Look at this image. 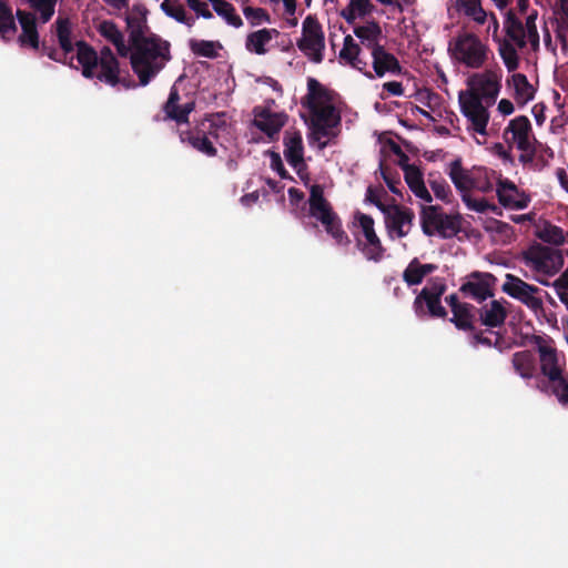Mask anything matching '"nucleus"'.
<instances>
[{
  "label": "nucleus",
  "instance_id": "63",
  "mask_svg": "<svg viewBox=\"0 0 568 568\" xmlns=\"http://www.w3.org/2000/svg\"><path fill=\"white\" fill-rule=\"evenodd\" d=\"M383 90L387 91L390 95L400 97L404 94V87L402 82L389 81L383 84Z\"/></svg>",
  "mask_w": 568,
  "mask_h": 568
},
{
  "label": "nucleus",
  "instance_id": "60",
  "mask_svg": "<svg viewBox=\"0 0 568 568\" xmlns=\"http://www.w3.org/2000/svg\"><path fill=\"white\" fill-rule=\"evenodd\" d=\"M348 4L357 11L359 18L371 14L375 9L371 0H349Z\"/></svg>",
  "mask_w": 568,
  "mask_h": 568
},
{
  "label": "nucleus",
  "instance_id": "36",
  "mask_svg": "<svg viewBox=\"0 0 568 568\" xmlns=\"http://www.w3.org/2000/svg\"><path fill=\"white\" fill-rule=\"evenodd\" d=\"M504 29L507 38L515 42L518 48L523 49L526 47L527 41L524 23L516 17L513 10H508L505 14Z\"/></svg>",
  "mask_w": 568,
  "mask_h": 568
},
{
  "label": "nucleus",
  "instance_id": "40",
  "mask_svg": "<svg viewBox=\"0 0 568 568\" xmlns=\"http://www.w3.org/2000/svg\"><path fill=\"white\" fill-rule=\"evenodd\" d=\"M17 32L12 8L6 0H0V36L4 41L10 40Z\"/></svg>",
  "mask_w": 568,
  "mask_h": 568
},
{
  "label": "nucleus",
  "instance_id": "5",
  "mask_svg": "<svg viewBox=\"0 0 568 568\" xmlns=\"http://www.w3.org/2000/svg\"><path fill=\"white\" fill-rule=\"evenodd\" d=\"M447 286L443 278L435 277L429 281V285L422 288L414 300L413 308L418 317L428 315L433 318H445L447 311L442 305V296L446 292Z\"/></svg>",
  "mask_w": 568,
  "mask_h": 568
},
{
  "label": "nucleus",
  "instance_id": "24",
  "mask_svg": "<svg viewBox=\"0 0 568 568\" xmlns=\"http://www.w3.org/2000/svg\"><path fill=\"white\" fill-rule=\"evenodd\" d=\"M536 344L539 353L540 369L542 375L547 378L552 375L564 373V369L558 363V355L554 347H551L541 336H535Z\"/></svg>",
  "mask_w": 568,
  "mask_h": 568
},
{
  "label": "nucleus",
  "instance_id": "61",
  "mask_svg": "<svg viewBox=\"0 0 568 568\" xmlns=\"http://www.w3.org/2000/svg\"><path fill=\"white\" fill-rule=\"evenodd\" d=\"M271 168L277 172L281 179L294 181V178L284 168L281 155L276 152H271Z\"/></svg>",
  "mask_w": 568,
  "mask_h": 568
},
{
  "label": "nucleus",
  "instance_id": "11",
  "mask_svg": "<svg viewBox=\"0 0 568 568\" xmlns=\"http://www.w3.org/2000/svg\"><path fill=\"white\" fill-rule=\"evenodd\" d=\"M501 72L495 70H486L483 73H475L468 79L470 89L467 92H474L480 97V101L488 106L496 102L501 88Z\"/></svg>",
  "mask_w": 568,
  "mask_h": 568
},
{
  "label": "nucleus",
  "instance_id": "45",
  "mask_svg": "<svg viewBox=\"0 0 568 568\" xmlns=\"http://www.w3.org/2000/svg\"><path fill=\"white\" fill-rule=\"evenodd\" d=\"M536 236L542 242L552 245H561L565 242L562 229L549 222H545L544 226L537 230Z\"/></svg>",
  "mask_w": 568,
  "mask_h": 568
},
{
  "label": "nucleus",
  "instance_id": "4",
  "mask_svg": "<svg viewBox=\"0 0 568 568\" xmlns=\"http://www.w3.org/2000/svg\"><path fill=\"white\" fill-rule=\"evenodd\" d=\"M308 109L312 115V138L318 141L321 150L328 145V141H321L323 138L328 140L334 139L338 134L341 125V114L333 104L321 105L315 101L308 103Z\"/></svg>",
  "mask_w": 568,
  "mask_h": 568
},
{
  "label": "nucleus",
  "instance_id": "29",
  "mask_svg": "<svg viewBox=\"0 0 568 568\" xmlns=\"http://www.w3.org/2000/svg\"><path fill=\"white\" fill-rule=\"evenodd\" d=\"M253 124L272 140L285 125V115L263 110L255 116Z\"/></svg>",
  "mask_w": 568,
  "mask_h": 568
},
{
  "label": "nucleus",
  "instance_id": "9",
  "mask_svg": "<svg viewBox=\"0 0 568 568\" xmlns=\"http://www.w3.org/2000/svg\"><path fill=\"white\" fill-rule=\"evenodd\" d=\"M526 265L547 275L557 273L564 264V257L558 250L541 244L531 245L524 252Z\"/></svg>",
  "mask_w": 568,
  "mask_h": 568
},
{
  "label": "nucleus",
  "instance_id": "43",
  "mask_svg": "<svg viewBox=\"0 0 568 568\" xmlns=\"http://www.w3.org/2000/svg\"><path fill=\"white\" fill-rule=\"evenodd\" d=\"M513 365L523 378H531L535 375V357L529 351L515 353L513 355Z\"/></svg>",
  "mask_w": 568,
  "mask_h": 568
},
{
  "label": "nucleus",
  "instance_id": "54",
  "mask_svg": "<svg viewBox=\"0 0 568 568\" xmlns=\"http://www.w3.org/2000/svg\"><path fill=\"white\" fill-rule=\"evenodd\" d=\"M381 174L389 191L394 194L400 195V178L397 171H392L389 168L381 164Z\"/></svg>",
  "mask_w": 568,
  "mask_h": 568
},
{
  "label": "nucleus",
  "instance_id": "14",
  "mask_svg": "<svg viewBox=\"0 0 568 568\" xmlns=\"http://www.w3.org/2000/svg\"><path fill=\"white\" fill-rule=\"evenodd\" d=\"M497 278L491 273L475 271L470 273L460 285L464 296L481 303L494 296V286Z\"/></svg>",
  "mask_w": 568,
  "mask_h": 568
},
{
  "label": "nucleus",
  "instance_id": "50",
  "mask_svg": "<svg viewBox=\"0 0 568 568\" xmlns=\"http://www.w3.org/2000/svg\"><path fill=\"white\" fill-rule=\"evenodd\" d=\"M387 196V192L382 185H369L366 190L365 201L374 204L382 213H385L390 204H385L382 199Z\"/></svg>",
  "mask_w": 568,
  "mask_h": 568
},
{
  "label": "nucleus",
  "instance_id": "26",
  "mask_svg": "<svg viewBox=\"0 0 568 568\" xmlns=\"http://www.w3.org/2000/svg\"><path fill=\"white\" fill-rule=\"evenodd\" d=\"M97 30L101 37H103L115 47L116 52L121 58L129 57V42H125L123 33L118 28L115 22L112 20H103L98 24Z\"/></svg>",
  "mask_w": 568,
  "mask_h": 568
},
{
  "label": "nucleus",
  "instance_id": "1",
  "mask_svg": "<svg viewBox=\"0 0 568 568\" xmlns=\"http://www.w3.org/2000/svg\"><path fill=\"white\" fill-rule=\"evenodd\" d=\"M130 63L141 85H146L171 60L170 42L155 33L129 42Z\"/></svg>",
  "mask_w": 568,
  "mask_h": 568
},
{
  "label": "nucleus",
  "instance_id": "41",
  "mask_svg": "<svg viewBox=\"0 0 568 568\" xmlns=\"http://www.w3.org/2000/svg\"><path fill=\"white\" fill-rule=\"evenodd\" d=\"M189 48L196 57L215 59L223 47L220 41L190 39Z\"/></svg>",
  "mask_w": 568,
  "mask_h": 568
},
{
  "label": "nucleus",
  "instance_id": "53",
  "mask_svg": "<svg viewBox=\"0 0 568 568\" xmlns=\"http://www.w3.org/2000/svg\"><path fill=\"white\" fill-rule=\"evenodd\" d=\"M537 14V11L534 10L527 16L524 24L526 38L532 48H538L539 45V33L536 26Z\"/></svg>",
  "mask_w": 568,
  "mask_h": 568
},
{
  "label": "nucleus",
  "instance_id": "42",
  "mask_svg": "<svg viewBox=\"0 0 568 568\" xmlns=\"http://www.w3.org/2000/svg\"><path fill=\"white\" fill-rule=\"evenodd\" d=\"M456 6L459 11L478 24H484L488 18L480 0H456Z\"/></svg>",
  "mask_w": 568,
  "mask_h": 568
},
{
  "label": "nucleus",
  "instance_id": "21",
  "mask_svg": "<svg viewBox=\"0 0 568 568\" xmlns=\"http://www.w3.org/2000/svg\"><path fill=\"white\" fill-rule=\"evenodd\" d=\"M511 134V141L520 151H527L531 144V123L526 115L513 119L504 131V138L508 141L507 134Z\"/></svg>",
  "mask_w": 568,
  "mask_h": 568
},
{
  "label": "nucleus",
  "instance_id": "22",
  "mask_svg": "<svg viewBox=\"0 0 568 568\" xmlns=\"http://www.w3.org/2000/svg\"><path fill=\"white\" fill-rule=\"evenodd\" d=\"M362 49L355 42L352 36L347 34L344 38L343 48L339 52V59L345 61L352 68L362 72L366 78L373 79L372 71L368 69V63L361 57Z\"/></svg>",
  "mask_w": 568,
  "mask_h": 568
},
{
  "label": "nucleus",
  "instance_id": "46",
  "mask_svg": "<svg viewBox=\"0 0 568 568\" xmlns=\"http://www.w3.org/2000/svg\"><path fill=\"white\" fill-rule=\"evenodd\" d=\"M213 10L222 17L230 26L240 28L243 26L242 18L236 13L234 6L225 0L213 2Z\"/></svg>",
  "mask_w": 568,
  "mask_h": 568
},
{
  "label": "nucleus",
  "instance_id": "33",
  "mask_svg": "<svg viewBox=\"0 0 568 568\" xmlns=\"http://www.w3.org/2000/svg\"><path fill=\"white\" fill-rule=\"evenodd\" d=\"M353 32L361 40V43L369 49L371 52L374 48L382 45L379 41L382 39L383 31L379 23L375 20L367 21L363 26H356Z\"/></svg>",
  "mask_w": 568,
  "mask_h": 568
},
{
  "label": "nucleus",
  "instance_id": "8",
  "mask_svg": "<svg viewBox=\"0 0 568 568\" xmlns=\"http://www.w3.org/2000/svg\"><path fill=\"white\" fill-rule=\"evenodd\" d=\"M501 291L508 296L519 301L534 312L542 310V290L538 286L525 282L514 274H506L505 282L501 285Z\"/></svg>",
  "mask_w": 568,
  "mask_h": 568
},
{
  "label": "nucleus",
  "instance_id": "57",
  "mask_svg": "<svg viewBox=\"0 0 568 568\" xmlns=\"http://www.w3.org/2000/svg\"><path fill=\"white\" fill-rule=\"evenodd\" d=\"M205 122L210 123L207 134L216 138V130L225 125L224 113L206 114L200 126H203Z\"/></svg>",
  "mask_w": 568,
  "mask_h": 568
},
{
  "label": "nucleus",
  "instance_id": "23",
  "mask_svg": "<svg viewBox=\"0 0 568 568\" xmlns=\"http://www.w3.org/2000/svg\"><path fill=\"white\" fill-rule=\"evenodd\" d=\"M179 138L181 142L189 143L193 149L207 156H215L217 154L216 148L209 140L204 129L200 125L191 130L179 131Z\"/></svg>",
  "mask_w": 568,
  "mask_h": 568
},
{
  "label": "nucleus",
  "instance_id": "28",
  "mask_svg": "<svg viewBox=\"0 0 568 568\" xmlns=\"http://www.w3.org/2000/svg\"><path fill=\"white\" fill-rule=\"evenodd\" d=\"M477 312L480 323L491 328L503 326L507 318V310L497 300H493L488 304H485L478 308Z\"/></svg>",
  "mask_w": 568,
  "mask_h": 568
},
{
  "label": "nucleus",
  "instance_id": "34",
  "mask_svg": "<svg viewBox=\"0 0 568 568\" xmlns=\"http://www.w3.org/2000/svg\"><path fill=\"white\" fill-rule=\"evenodd\" d=\"M541 389L547 394L554 395L560 405H568V376L565 372L547 377L542 382Z\"/></svg>",
  "mask_w": 568,
  "mask_h": 568
},
{
  "label": "nucleus",
  "instance_id": "48",
  "mask_svg": "<svg viewBox=\"0 0 568 568\" xmlns=\"http://www.w3.org/2000/svg\"><path fill=\"white\" fill-rule=\"evenodd\" d=\"M428 183L437 199L446 203L450 202L452 190L445 179L440 175L433 179V174H429Z\"/></svg>",
  "mask_w": 568,
  "mask_h": 568
},
{
  "label": "nucleus",
  "instance_id": "20",
  "mask_svg": "<svg viewBox=\"0 0 568 568\" xmlns=\"http://www.w3.org/2000/svg\"><path fill=\"white\" fill-rule=\"evenodd\" d=\"M372 67H373V79L375 77L383 78L386 73L400 74L402 65L398 59L390 52H388L384 45L374 48L371 52Z\"/></svg>",
  "mask_w": 568,
  "mask_h": 568
},
{
  "label": "nucleus",
  "instance_id": "56",
  "mask_svg": "<svg viewBox=\"0 0 568 568\" xmlns=\"http://www.w3.org/2000/svg\"><path fill=\"white\" fill-rule=\"evenodd\" d=\"M307 90L308 98L312 100L329 99L327 90L314 78H308Z\"/></svg>",
  "mask_w": 568,
  "mask_h": 568
},
{
  "label": "nucleus",
  "instance_id": "27",
  "mask_svg": "<svg viewBox=\"0 0 568 568\" xmlns=\"http://www.w3.org/2000/svg\"><path fill=\"white\" fill-rule=\"evenodd\" d=\"M448 175L455 187L460 194H468L473 190L475 175H478L477 169L467 171L462 165V160L456 159L449 164Z\"/></svg>",
  "mask_w": 568,
  "mask_h": 568
},
{
  "label": "nucleus",
  "instance_id": "19",
  "mask_svg": "<svg viewBox=\"0 0 568 568\" xmlns=\"http://www.w3.org/2000/svg\"><path fill=\"white\" fill-rule=\"evenodd\" d=\"M284 156L288 164L293 166L298 175H302V169L305 168L304 163V146L303 138L300 131H285L284 139Z\"/></svg>",
  "mask_w": 568,
  "mask_h": 568
},
{
  "label": "nucleus",
  "instance_id": "16",
  "mask_svg": "<svg viewBox=\"0 0 568 568\" xmlns=\"http://www.w3.org/2000/svg\"><path fill=\"white\" fill-rule=\"evenodd\" d=\"M181 97L175 85L170 89L169 98L162 106L164 113L163 121H174L176 124L189 123L190 114L195 109V101H189L180 104Z\"/></svg>",
  "mask_w": 568,
  "mask_h": 568
},
{
  "label": "nucleus",
  "instance_id": "47",
  "mask_svg": "<svg viewBox=\"0 0 568 568\" xmlns=\"http://www.w3.org/2000/svg\"><path fill=\"white\" fill-rule=\"evenodd\" d=\"M498 51L508 72L516 71L519 67V57L514 44L504 40L500 42Z\"/></svg>",
  "mask_w": 568,
  "mask_h": 568
},
{
  "label": "nucleus",
  "instance_id": "7",
  "mask_svg": "<svg viewBox=\"0 0 568 568\" xmlns=\"http://www.w3.org/2000/svg\"><path fill=\"white\" fill-rule=\"evenodd\" d=\"M354 219L365 239V241L356 239V246L368 261L375 263L381 262L384 258L386 248L383 246L381 239L375 232L374 219L362 212H356Z\"/></svg>",
  "mask_w": 568,
  "mask_h": 568
},
{
  "label": "nucleus",
  "instance_id": "51",
  "mask_svg": "<svg viewBox=\"0 0 568 568\" xmlns=\"http://www.w3.org/2000/svg\"><path fill=\"white\" fill-rule=\"evenodd\" d=\"M243 13L252 27L258 26L263 22H271L270 13L263 8H253L250 6H245L243 8Z\"/></svg>",
  "mask_w": 568,
  "mask_h": 568
},
{
  "label": "nucleus",
  "instance_id": "58",
  "mask_svg": "<svg viewBox=\"0 0 568 568\" xmlns=\"http://www.w3.org/2000/svg\"><path fill=\"white\" fill-rule=\"evenodd\" d=\"M462 200L465 203V205L477 213H486L488 207V201L485 199H474L471 195L468 194H462Z\"/></svg>",
  "mask_w": 568,
  "mask_h": 568
},
{
  "label": "nucleus",
  "instance_id": "64",
  "mask_svg": "<svg viewBox=\"0 0 568 568\" xmlns=\"http://www.w3.org/2000/svg\"><path fill=\"white\" fill-rule=\"evenodd\" d=\"M523 153L519 155L518 160L523 165L532 164L535 156H536V150L531 144H529V149L527 151H521Z\"/></svg>",
  "mask_w": 568,
  "mask_h": 568
},
{
  "label": "nucleus",
  "instance_id": "59",
  "mask_svg": "<svg viewBox=\"0 0 568 568\" xmlns=\"http://www.w3.org/2000/svg\"><path fill=\"white\" fill-rule=\"evenodd\" d=\"M187 7L196 13L195 19L202 17L204 19H212L213 13L209 9L207 4L201 0H185Z\"/></svg>",
  "mask_w": 568,
  "mask_h": 568
},
{
  "label": "nucleus",
  "instance_id": "2",
  "mask_svg": "<svg viewBox=\"0 0 568 568\" xmlns=\"http://www.w3.org/2000/svg\"><path fill=\"white\" fill-rule=\"evenodd\" d=\"M447 51L454 61L469 69L483 68L490 53L488 45L477 34L467 31L450 39Z\"/></svg>",
  "mask_w": 568,
  "mask_h": 568
},
{
  "label": "nucleus",
  "instance_id": "49",
  "mask_svg": "<svg viewBox=\"0 0 568 568\" xmlns=\"http://www.w3.org/2000/svg\"><path fill=\"white\" fill-rule=\"evenodd\" d=\"M425 277L419 267V260L414 257L403 272V280L408 286L418 285Z\"/></svg>",
  "mask_w": 568,
  "mask_h": 568
},
{
  "label": "nucleus",
  "instance_id": "18",
  "mask_svg": "<svg viewBox=\"0 0 568 568\" xmlns=\"http://www.w3.org/2000/svg\"><path fill=\"white\" fill-rule=\"evenodd\" d=\"M149 10L142 3H134L130 12L125 16L126 31L129 42L149 37L150 28L148 26Z\"/></svg>",
  "mask_w": 568,
  "mask_h": 568
},
{
  "label": "nucleus",
  "instance_id": "12",
  "mask_svg": "<svg viewBox=\"0 0 568 568\" xmlns=\"http://www.w3.org/2000/svg\"><path fill=\"white\" fill-rule=\"evenodd\" d=\"M383 214L385 227L390 239H402L408 235L415 220V213L412 209L394 203Z\"/></svg>",
  "mask_w": 568,
  "mask_h": 568
},
{
  "label": "nucleus",
  "instance_id": "31",
  "mask_svg": "<svg viewBox=\"0 0 568 568\" xmlns=\"http://www.w3.org/2000/svg\"><path fill=\"white\" fill-rule=\"evenodd\" d=\"M278 36L280 31L277 29H260L246 36L245 48L251 53L263 55L267 52L266 44Z\"/></svg>",
  "mask_w": 568,
  "mask_h": 568
},
{
  "label": "nucleus",
  "instance_id": "37",
  "mask_svg": "<svg viewBox=\"0 0 568 568\" xmlns=\"http://www.w3.org/2000/svg\"><path fill=\"white\" fill-rule=\"evenodd\" d=\"M508 84H513L515 90V100L519 105H525L535 97V89L529 83L527 77L523 73H515L507 80Z\"/></svg>",
  "mask_w": 568,
  "mask_h": 568
},
{
  "label": "nucleus",
  "instance_id": "6",
  "mask_svg": "<svg viewBox=\"0 0 568 568\" xmlns=\"http://www.w3.org/2000/svg\"><path fill=\"white\" fill-rule=\"evenodd\" d=\"M297 48L314 63L324 59L325 37L321 23L314 16H307L302 24V38Z\"/></svg>",
  "mask_w": 568,
  "mask_h": 568
},
{
  "label": "nucleus",
  "instance_id": "15",
  "mask_svg": "<svg viewBox=\"0 0 568 568\" xmlns=\"http://www.w3.org/2000/svg\"><path fill=\"white\" fill-rule=\"evenodd\" d=\"M55 24L58 41L63 52L60 53L54 47L47 45L44 42L39 49L41 50V54L47 55L49 59L64 63L67 57L74 50V45L71 41V23L68 18H58Z\"/></svg>",
  "mask_w": 568,
  "mask_h": 568
},
{
  "label": "nucleus",
  "instance_id": "13",
  "mask_svg": "<svg viewBox=\"0 0 568 568\" xmlns=\"http://www.w3.org/2000/svg\"><path fill=\"white\" fill-rule=\"evenodd\" d=\"M77 60L82 67V75L87 79H93L95 69L101 61H115L118 60L109 47H103L98 53L92 45L83 40L75 42Z\"/></svg>",
  "mask_w": 568,
  "mask_h": 568
},
{
  "label": "nucleus",
  "instance_id": "17",
  "mask_svg": "<svg viewBox=\"0 0 568 568\" xmlns=\"http://www.w3.org/2000/svg\"><path fill=\"white\" fill-rule=\"evenodd\" d=\"M496 194L498 202L508 209L524 210L530 202V197L508 179H498Z\"/></svg>",
  "mask_w": 568,
  "mask_h": 568
},
{
  "label": "nucleus",
  "instance_id": "32",
  "mask_svg": "<svg viewBox=\"0 0 568 568\" xmlns=\"http://www.w3.org/2000/svg\"><path fill=\"white\" fill-rule=\"evenodd\" d=\"M403 171L405 181L415 196L427 203H430L433 197L425 186L423 173L420 170L416 165H403Z\"/></svg>",
  "mask_w": 568,
  "mask_h": 568
},
{
  "label": "nucleus",
  "instance_id": "62",
  "mask_svg": "<svg viewBox=\"0 0 568 568\" xmlns=\"http://www.w3.org/2000/svg\"><path fill=\"white\" fill-rule=\"evenodd\" d=\"M558 37L565 38L568 36V4L560 6V11L558 12Z\"/></svg>",
  "mask_w": 568,
  "mask_h": 568
},
{
  "label": "nucleus",
  "instance_id": "10",
  "mask_svg": "<svg viewBox=\"0 0 568 568\" xmlns=\"http://www.w3.org/2000/svg\"><path fill=\"white\" fill-rule=\"evenodd\" d=\"M458 101L460 111L470 123V128L475 132L485 135L489 121V112L484 105V102L480 101V97H477L474 92L460 91Z\"/></svg>",
  "mask_w": 568,
  "mask_h": 568
},
{
  "label": "nucleus",
  "instance_id": "44",
  "mask_svg": "<svg viewBox=\"0 0 568 568\" xmlns=\"http://www.w3.org/2000/svg\"><path fill=\"white\" fill-rule=\"evenodd\" d=\"M162 11L170 18L175 21L185 24L189 28H192L195 23V18L189 16L184 7L175 1L164 0L161 3Z\"/></svg>",
  "mask_w": 568,
  "mask_h": 568
},
{
  "label": "nucleus",
  "instance_id": "25",
  "mask_svg": "<svg viewBox=\"0 0 568 568\" xmlns=\"http://www.w3.org/2000/svg\"><path fill=\"white\" fill-rule=\"evenodd\" d=\"M16 16L22 29V33L19 36V42L21 43V45L28 44L32 49L39 50L40 42L34 14L18 9Z\"/></svg>",
  "mask_w": 568,
  "mask_h": 568
},
{
  "label": "nucleus",
  "instance_id": "52",
  "mask_svg": "<svg viewBox=\"0 0 568 568\" xmlns=\"http://www.w3.org/2000/svg\"><path fill=\"white\" fill-rule=\"evenodd\" d=\"M58 0H28L30 7L40 12L42 22H48L53 13Z\"/></svg>",
  "mask_w": 568,
  "mask_h": 568
},
{
  "label": "nucleus",
  "instance_id": "35",
  "mask_svg": "<svg viewBox=\"0 0 568 568\" xmlns=\"http://www.w3.org/2000/svg\"><path fill=\"white\" fill-rule=\"evenodd\" d=\"M317 220L324 225L325 231L335 240L336 244L348 245L351 243L348 235L342 227L341 219L334 211H326Z\"/></svg>",
  "mask_w": 568,
  "mask_h": 568
},
{
  "label": "nucleus",
  "instance_id": "39",
  "mask_svg": "<svg viewBox=\"0 0 568 568\" xmlns=\"http://www.w3.org/2000/svg\"><path fill=\"white\" fill-rule=\"evenodd\" d=\"M308 204L310 214L315 219H318L322 214L326 213V211H333L331 204L324 197V190L320 184L311 186Z\"/></svg>",
  "mask_w": 568,
  "mask_h": 568
},
{
  "label": "nucleus",
  "instance_id": "38",
  "mask_svg": "<svg viewBox=\"0 0 568 568\" xmlns=\"http://www.w3.org/2000/svg\"><path fill=\"white\" fill-rule=\"evenodd\" d=\"M475 310L476 307L468 303L453 312V316L449 318V321L459 331L473 332L475 331Z\"/></svg>",
  "mask_w": 568,
  "mask_h": 568
},
{
  "label": "nucleus",
  "instance_id": "30",
  "mask_svg": "<svg viewBox=\"0 0 568 568\" xmlns=\"http://www.w3.org/2000/svg\"><path fill=\"white\" fill-rule=\"evenodd\" d=\"M98 67H100V71L95 69L94 78L99 81L104 82L111 87H115L118 84H122L124 88L129 89L133 85L131 80L125 78L121 79L120 77V63L118 60L115 61H101Z\"/></svg>",
  "mask_w": 568,
  "mask_h": 568
},
{
  "label": "nucleus",
  "instance_id": "3",
  "mask_svg": "<svg viewBox=\"0 0 568 568\" xmlns=\"http://www.w3.org/2000/svg\"><path fill=\"white\" fill-rule=\"evenodd\" d=\"M420 226L427 236H432L436 232L443 239H452L462 231V216L446 214L439 205L423 206Z\"/></svg>",
  "mask_w": 568,
  "mask_h": 568
},
{
  "label": "nucleus",
  "instance_id": "55",
  "mask_svg": "<svg viewBox=\"0 0 568 568\" xmlns=\"http://www.w3.org/2000/svg\"><path fill=\"white\" fill-rule=\"evenodd\" d=\"M478 175H475L473 189L487 193L493 191L494 185L489 179V171L485 168L477 169Z\"/></svg>",
  "mask_w": 568,
  "mask_h": 568
}]
</instances>
